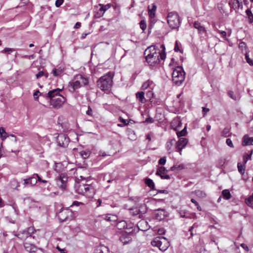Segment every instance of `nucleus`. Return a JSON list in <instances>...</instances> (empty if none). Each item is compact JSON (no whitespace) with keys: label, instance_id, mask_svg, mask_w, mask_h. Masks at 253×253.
<instances>
[{"label":"nucleus","instance_id":"f257e3e1","mask_svg":"<svg viewBox=\"0 0 253 253\" xmlns=\"http://www.w3.org/2000/svg\"><path fill=\"white\" fill-rule=\"evenodd\" d=\"M161 47L163 49L162 52H160L158 48L156 49L155 45H151L145 50L146 61L150 66H155L158 65L160 62V57L162 60L165 59V47L164 44H162Z\"/></svg>","mask_w":253,"mask_h":253},{"label":"nucleus","instance_id":"f03ea898","mask_svg":"<svg viewBox=\"0 0 253 253\" xmlns=\"http://www.w3.org/2000/svg\"><path fill=\"white\" fill-rule=\"evenodd\" d=\"M74 188L76 193L88 198H92L95 194L93 187L82 181L75 183Z\"/></svg>","mask_w":253,"mask_h":253},{"label":"nucleus","instance_id":"7ed1b4c3","mask_svg":"<svg viewBox=\"0 0 253 253\" xmlns=\"http://www.w3.org/2000/svg\"><path fill=\"white\" fill-rule=\"evenodd\" d=\"M97 85L102 90L109 93L111 91V73L108 72L101 77L97 82Z\"/></svg>","mask_w":253,"mask_h":253},{"label":"nucleus","instance_id":"20e7f679","mask_svg":"<svg viewBox=\"0 0 253 253\" xmlns=\"http://www.w3.org/2000/svg\"><path fill=\"white\" fill-rule=\"evenodd\" d=\"M185 72L183 68L181 66L177 67L173 71L172 77V81L174 84L180 85L185 79Z\"/></svg>","mask_w":253,"mask_h":253},{"label":"nucleus","instance_id":"39448f33","mask_svg":"<svg viewBox=\"0 0 253 253\" xmlns=\"http://www.w3.org/2000/svg\"><path fill=\"white\" fill-rule=\"evenodd\" d=\"M167 22L169 26L172 29L178 28L180 25V19L176 12H170L167 15Z\"/></svg>","mask_w":253,"mask_h":253},{"label":"nucleus","instance_id":"423d86ee","mask_svg":"<svg viewBox=\"0 0 253 253\" xmlns=\"http://www.w3.org/2000/svg\"><path fill=\"white\" fill-rule=\"evenodd\" d=\"M153 246L158 247L160 250L164 252L169 246V242L164 237H157L151 242Z\"/></svg>","mask_w":253,"mask_h":253},{"label":"nucleus","instance_id":"0eeeda50","mask_svg":"<svg viewBox=\"0 0 253 253\" xmlns=\"http://www.w3.org/2000/svg\"><path fill=\"white\" fill-rule=\"evenodd\" d=\"M73 212L67 208L62 210L58 214V217L61 222H64L67 220H71L73 218Z\"/></svg>","mask_w":253,"mask_h":253},{"label":"nucleus","instance_id":"6e6552de","mask_svg":"<svg viewBox=\"0 0 253 253\" xmlns=\"http://www.w3.org/2000/svg\"><path fill=\"white\" fill-rule=\"evenodd\" d=\"M38 181L44 183L47 182V181L42 179L38 174L35 173L33 175V176L24 179V184L25 185H30L31 186H34L36 184Z\"/></svg>","mask_w":253,"mask_h":253},{"label":"nucleus","instance_id":"1a4fd4ad","mask_svg":"<svg viewBox=\"0 0 253 253\" xmlns=\"http://www.w3.org/2000/svg\"><path fill=\"white\" fill-rule=\"evenodd\" d=\"M56 141L59 146L66 147L70 142V139L67 134L61 133L57 136Z\"/></svg>","mask_w":253,"mask_h":253},{"label":"nucleus","instance_id":"9d476101","mask_svg":"<svg viewBox=\"0 0 253 253\" xmlns=\"http://www.w3.org/2000/svg\"><path fill=\"white\" fill-rule=\"evenodd\" d=\"M66 99L62 95L56 96L55 98L50 99V104L54 108H60L65 102Z\"/></svg>","mask_w":253,"mask_h":253},{"label":"nucleus","instance_id":"9b49d317","mask_svg":"<svg viewBox=\"0 0 253 253\" xmlns=\"http://www.w3.org/2000/svg\"><path fill=\"white\" fill-rule=\"evenodd\" d=\"M132 214L133 215H138V217L141 218L142 215L146 212L147 208L145 204H141L138 207H136L132 210Z\"/></svg>","mask_w":253,"mask_h":253},{"label":"nucleus","instance_id":"f8f14e48","mask_svg":"<svg viewBox=\"0 0 253 253\" xmlns=\"http://www.w3.org/2000/svg\"><path fill=\"white\" fill-rule=\"evenodd\" d=\"M131 234L124 231H121L119 234V240L123 245H126L131 241Z\"/></svg>","mask_w":253,"mask_h":253},{"label":"nucleus","instance_id":"ddd939ff","mask_svg":"<svg viewBox=\"0 0 253 253\" xmlns=\"http://www.w3.org/2000/svg\"><path fill=\"white\" fill-rule=\"evenodd\" d=\"M114 228H113V230L115 232H118L119 234L120 233L121 231H123L122 230L126 228L127 224L125 220H121L119 221H117L116 224L114 225Z\"/></svg>","mask_w":253,"mask_h":253},{"label":"nucleus","instance_id":"4468645a","mask_svg":"<svg viewBox=\"0 0 253 253\" xmlns=\"http://www.w3.org/2000/svg\"><path fill=\"white\" fill-rule=\"evenodd\" d=\"M187 143V139L182 137L180 138L179 140L176 142V148L177 149V151L180 152V154H181V150L186 145Z\"/></svg>","mask_w":253,"mask_h":253},{"label":"nucleus","instance_id":"2eb2a0df","mask_svg":"<svg viewBox=\"0 0 253 253\" xmlns=\"http://www.w3.org/2000/svg\"><path fill=\"white\" fill-rule=\"evenodd\" d=\"M168 171V170L164 167H160L157 169L156 171V175L160 176L162 179H169L170 177L169 175L166 174V172Z\"/></svg>","mask_w":253,"mask_h":253},{"label":"nucleus","instance_id":"dca6fc26","mask_svg":"<svg viewBox=\"0 0 253 253\" xmlns=\"http://www.w3.org/2000/svg\"><path fill=\"white\" fill-rule=\"evenodd\" d=\"M167 216V212L164 209H159L156 210L155 218L159 221L164 219Z\"/></svg>","mask_w":253,"mask_h":253},{"label":"nucleus","instance_id":"f3484780","mask_svg":"<svg viewBox=\"0 0 253 253\" xmlns=\"http://www.w3.org/2000/svg\"><path fill=\"white\" fill-rule=\"evenodd\" d=\"M81 85L80 84V82H78L77 79H75L69 83V91L71 92H74L75 90L80 88Z\"/></svg>","mask_w":253,"mask_h":253},{"label":"nucleus","instance_id":"a211bd4d","mask_svg":"<svg viewBox=\"0 0 253 253\" xmlns=\"http://www.w3.org/2000/svg\"><path fill=\"white\" fill-rule=\"evenodd\" d=\"M23 245L26 251L30 253H35L38 249V248L35 245L28 242L24 243Z\"/></svg>","mask_w":253,"mask_h":253},{"label":"nucleus","instance_id":"6ab92c4d","mask_svg":"<svg viewBox=\"0 0 253 253\" xmlns=\"http://www.w3.org/2000/svg\"><path fill=\"white\" fill-rule=\"evenodd\" d=\"M62 89L56 88L49 91L48 93L46 95V98L52 99L55 98L56 96L60 95L59 94L60 92L62 91Z\"/></svg>","mask_w":253,"mask_h":253},{"label":"nucleus","instance_id":"aec40b11","mask_svg":"<svg viewBox=\"0 0 253 253\" xmlns=\"http://www.w3.org/2000/svg\"><path fill=\"white\" fill-rule=\"evenodd\" d=\"M243 146L253 145V137H249L247 135L244 136L242 141Z\"/></svg>","mask_w":253,"mask_h":253},{"label":"nucleus","instance_id":"412c9836","mask_svg":"<svg viewBox=\"0 0 253 253\" xmlns=\"http://www.w3.org/2000/svg\"><path fill=\"white\" fill-rule=\"evenodd\" d=\"M229 4L231 8L234 9L236 11L239 9L241 5L238 0H230L229 2Z\"/></svg>","mask_w":253,"mask_h":253},{"label":"nucleus","instance_id":"4be33fe9","mask_svg":"<svg viewBox=\"0 0 253 253\" xmlns=\"http://www.w3.org/2000/svg\"><path fill=\"white\" fill-rule=\"evenodd\" d=\"M76 79H77L78 82H80V84L82 86L87 85L88 84V80L81 75L76 76Z\"/></svg>","mask_w":253,"mask_h":253},{"label":"nucleus","instance_id":"5701e85b","mask_svg":"<svg viewBox=\"0 0 253 253\" xmlns=\"http://www.w3.org/2000/svg\"><path fill=\"white\" fill-rule=\"evenodd\" d=\"M136 97L141 103H145L147 101V99L144 96V92L143 91H140L136 93Z\"/></svg>","mask_w":253,"mask_h":253},{"label":"nucleus","instance_id":"b1692460","mask_svg":"<svg viewBox=\"0 0 253 253\" xmlns=\"http://www.w3.org/2000/svg\"><path fill=\"white\" fill-rule=\"evenodd\" d=\"M194 27L195 28L198 29L200 34H203L206 33V29L205 27L202 26L200 23L198 22H195L194 23Z\"/></svg>","mask_w":253,"mask_h":253},{"label":"nucleus","instance_id":"393cba45","mask_svg":"<svg viewBox=\"0 0 253 253\" xmlns=\"http://www.w3.org/2000/svg\"><path fill=\"white\" fill-rule=\"evenodd\" d=\"M64 72V68L59 67L58 68H54L52 69L51 73L54 76L58 77L61 76Z\"/></svg>","mask_w":253,"mask_h":253},{"label":"nucleus","instance_id":"a878e982","mask_svg":"<svg viewBox=\"0 0 253 253\" xmlns=\"http://www.w3.org/2000/svg\"><path fill=\"white\" fill-rule=\"evenodd\" d=\"M30 236H31L30 235V234H29L27 229L20 232V233L17 235V237L22 240H25Z\"/></svg>","mask_w":253,"mask_h":253},{"label":"nucleus","instance_id":"bb28decb","mask_svg":"<svg viewBox=\"0 0 253 253\" xmlns=\"http://www.w3.org/2000/svg\"><path fill=\"white\" fill-rule=\"evenodd\" d=\"M95 253H109V250L108 247L101 246L95 250Z\"/></svg>","mask_w":253,"mask_h":253},{"label":"nucleus","instance_id":"cd10ccee","mask_svg":"<svg viewBox=\"0 0 253 253\" xmlns=\"http://www.w3.org/2000/svg\"><path fill=\"white\" fill-rule=\"evenodd\" d=\"M99 9L96 12V13L95 14V16L97 18H99L103 16L104 13L106 10V9L104 8V6L102 5L99 4Z\"/></svg>","mask_w":253,"mask_h":253},{"label":"nucleus","instance_id":"c85d7f7f","mask_svg":"<svg viewBox=\"0 0 253 253\" xmlns=\"http://www.w3.org/2000/svg\"><path fill=\"white\" fill-rule=\"evenodd\" d=\"M145 184L149 187L151 189L154 190L155 189V184L153 181L150 178H146L145 180Z\"/></svg>","mask_w":253,"mask_h":253},{"label":"nucleus","instance_id":"c756f323","mask_svg":"<svg viewBox=\"0 0 253 253\" xmlns=\"http://www.w3.org/2000/svg\"><path fill=\"white\" fill-rule=\"evenodd\" d=\"M56 182L57 186L62 190H64L66 188V185L62 183L61 180L59 178V176L57 177L56 179Z\"/></svg>","mask_w":253,"mask_h":253},{"label":"nucleus","instance_id":"7c9ffc66","mask_svg":"<svg viewBox=\"0 0 253 253\" xmlns=\"http://www.w3.org/2000/svg\"><path fill=\"white\" fill-rule=\"evenodd\" d=\"M237 168L239 172L241 174H244L245 171V165L244 164H242L241 163H238L237 164Z\"/></svg>","mask_w":253,"mask_h":253},{"label":"nucleus","instance_id":"2f4dec72","mask_svg":"<svg viewBox=\"0 0 253 253\" xmlns=\"http://www.w3.org/2000/svg\"><path fill=\"white\" fill-rule=\"evenodd\" d=\"M185 166L183 164H180L178 165H174L170 168V170L174 171V170H180L183 169H184Z\"/></svg>","mask_w":253,"mask_h":253},{"label":"nucleus","instance_id":"473e14b6","mask_svg":"<svg viewBox=\"0 0 253 253\" xmlns=\"http://www.w3.org/2000/svg\"><path fill=\"white\" fill-rule=\"evenodd\" d=\"M246 204L249 207L253 208V193L245 200Z\"/></svg>","mask_w":253,"mask_h":253},{"label":"nucleus","instance_id":"72a5a7b5","mask_svg":"<svg viewBox=\"0 0 253 253\" xmlns=\"http://www.w3.org/2000/svg\"><path fill=\"white\" fill-rule=\"evenodd\" d=\"M222 195L223 198L226 200H228L231 198L230 193L228 189L223 190L222 191Z\"/></svg>","mask_w":253,"mask_h":253},{"label":"nucleus","instance_id":"f704fd0d","mask_svg":"<svg viewBox=\"0 0 253 253\" xmlns=\"http://www.w3.org/2000/svg\"><path fill=\"white\" fill-rule=\"evenodd\" d=\"M246 13L248 16L249 23H252L253 22V14L251 10L249 9H247L246 11Z\"/></svg>","mask_w":253,"mask_h":253},{"label":"nucleus","instance_id":"c9c22d12","mask_svg":"<svg viewBox=\"0 0 253 253\" xmlns=\"http://www.w3.org/2000/svg\"><path fill=\"white\" fill-rule=\"evenodd\" d=\"M152 85L153 82L148 80L143 84L142 88L143 89H146L148 87H150L151 89H152V87L151 86Z\"/></svg>","mask_w":253,"mask_h":253},{"label":"nucleus","instance_id":"e433bc0d","mask_svg":"<svg viewBox=\"0 0 253 253\" xmlns=\"http://www.w3.org/2000/svg\"><path fill=\"white\" fill-rule=\"evenodd\" d=\"M112 7H113L115 10V15H118L120 12V6L117 5L115 2H112Z\"/></svg>","mask_w":253,"mask_h":253},{"label":"nucleus","instance_id":"4c0bfd02","mask_svg":"<svg viewBox=\"0 0 253 253\" xmlns=\"http://www.w3.org/2000/svg\"><path fill=\"white\" fill-rule=\"evenodd\" d=\"M199 198H205L206 196V193L201 190H195L193 192Z\"/></svg>","mask_w":253,"mask_h":253},{"label":"nucleus","instance_id":"58836bf2","mask_svg":"<svg viewBox=\"0 0 253 253\" xmlns=\"http://www.w3.org/2000/svg\"><path fill=\"white\" fill-rule=\"evenodd\" d=\"M253 154V150H251L249 154H246L244 156V164L245 165L248 160L251 159L252 155Z\"/></svg>","mask_w":253,"mask_h":253},{"label":"nucleus","instance_id":"ea45409f","mask_svg":"<svg viewBox=\"0 0 253 253\" xmlns=\"http://www.w3.org/2000/svg\"><path fill=\"white\" fill-rule=\"evenodd\" d=\"M0 134L2 140H4L8 137L7 133L4 128L2 127H0Z\"/></svg>","mask_w":253,"mask_h":253},{"label":"nucleus","instance_id":"a19ab883","mask_svg":"<svg viewBox=\"0 0 253 253\" xmlns=\"http://www.w3.org/2000/svg\"><path fill=\"white\" fill-rule=\"evenodd\" d=\"M80 153L81 156L84 159L87 158L89 156V155H90V152L88 150L82 151L80 152Z\"/></svg>","mask_w":253,"mask_h":253},{"label":"nucleus","instance_id":"79ce46f5","mask_svg":"<svg viewBox=\"0 0 253 253\" xmlns=\"http://www.w3.org/2000/svg\"><path fill=\"white\" fill-rule=\"evenodd\" d=\"M86 114L92 118L94 117V111L89 106L87 107V110L86 111Z\"/></svg>","mask_w":253,"mask_h":253},{"label":"nucleus","instance_id":"37998d69","mask_svg":"<svg viewBox=\"0 0 253 253\" xmlns=\"http://www.w3.org/2000/svg\"><path fill=\"white\" fill-rule=\"evenodd\" d=\"M37 79H39L40 78L45 76L46 78H47L48 77V74L47 73H44L43 71H40L38 74L36 75Z\"/></svg>","mask_w":253,"mask_h":253},{"label":"nucleus","instance_id":"c03bdc74","mask_svg":"<svg viewBox=\"0 0 253 253\" xmlns=\"http://www.w3.org/2000/svg\"><path fill=\"white\" fill-rule=\"evenodd\" d=\"M229 134H230V128L227 127H225L222 132V136H223L225 137H226L229 136Z\"/></svg>","mask_w":253,"mask_h":253},{"label":"nucleus","instance_id":"a18cd8bd","mask_svg":"<svg viewBox=\"0 0 253 253\" xmlns=\"http://www.w3.org/2000/svg\"><path fill=\"white\" fill-rule=\"evenodd\" d=\"M228 95H229V96L232 98V99L234 100H238L239 99V96L238 95H236L234 94V92L233 91H231V90H230L228 92Z\"/></svg>","mask_w":253,"mask_h":253},{"label":"nucleus","instance_id":"49530a36","mask_svg":"<svg viewBox=\"0 0 253 253\" xmlns=\"http://www.w3.org/2000/svg\"><path fill=\"white\" fill-rule=\"evenodd\" d=\"M59 177L61 180L62 183H63V184H65L66 185V183L68 180V177L64 174H61L59 176Z\"/></svg>","mask_w":253,"mask_h":253},{"label":"nucleus","instance_id":"de8ad7c7","mask_svg":"<svg viewBox=\"0 0 253 253\" xmlns=\"http://www.w3.org/2000/svg\"><path fill=\"white\" fill-rule=\"evenodd\" d=\"M186 127H185L181 131H177L176 132L177 135L178 137L184 136L186 134Z\"/></svg>","mask_w":253,"mask_h":253},{"label":"nucleus","instance_id":"09e8293b","mask_svg":"<svg viewBox=\"0 0 253 253\" xmlns=\"http://www.w3.org/2000/svg\"><path fill=\"white\" fill-rule=\"evenodd\" d=\"M174 142L175 140L174 139H171L169 141L167 142L166 144V148L168 150H169L171 149L173 143Z\"/></svg>","mask_w":253,"mask_h":253},{"label":"nucleus","instance_id":"8fccbe9b","mask_svg":"<svg viewBox=\"0 0 253 253\" xmlns=\"http://www.w3.org/2000/svg\"><path fill=\"white\" fill-rule=\"evenodd\" d=\"M146 98L147 101L150 100L153 96V93L152 90H148L146 93Z\"/></svg>","mask_w":253,"mask_h":253},{"label":"nucleus","instance_id":"3c124183","mask_svg":"<svg viewBox=\"0 0 253 253\" xmlns=\"http://www.w3.org/2000/svg\"><path fill=\"white\" fill-rule=\"evenodd\" d=\"M140 27L144 31L147 27L146 21L144 20H142L140 22Z\"/></svg>","mask_w":253,"mask_h":253},{"label":"nucleus","instance_id":"603ef678","mask_svg":"<svg viewBox=\"0 0 253 253\" xmlns=\"http://www.w3.org/2000/svg\"><path fill=\"white\" fill-rule=\"evenodd\" d=\"M119 221L116 215L112 214V226H114Z\"/></svg>","mask_w":253,"mask_h":253},{"label":"nucleus","instance_id":"864d4df0","mask_svg":"<svg viewBox=\"0 0 253 253\" xmlns=\"http://www.w3.org/2000/svg\"><path fill=\"white\" fill-rule=\"evenodd\" d=\"M106 200V199H105L104 198H102V199H98L97 202V203L98 204L97 206H100L102 203H103V204H107V203L105 202Z\"/></svg>","mask_w":253,"mask_h":253},{"label":"nucleus","instance_id":"5fc2aeb1","mask_svg":"<svg viewBox=\"0 0 253 253\" xmlns=\"http://www.w3.org/2000/svg\"><path fill=\"white\" fill-rule=\"evenodd\" d=\"M198 225L196 224H194L192 226H191L190 227V228L189 229V231L190 232V234H191V236L189 237V239L191 237H192L193 235H194V233L192 231V230L195 228V227H197Z\"/></svg>","mask_w":253,"mask_h":253},{"label":"nucleus","instance_id":"6e6d98bb","mask_svg":"<svg viewBox=\"0 0 253 253\" xmlns=\"http://www.w3.org/2000/svg\"><path fill=\"white\" fill-rule=\"evenodd\" d=\"M245 58H246V60L247 62L250 65H253V61L250 58L249 55H248L247 54H246V55H245Z\"/></svg>","mask_w":253,"mask_h":253},{"label":"nucleus","instance_id":"4d7b16f0","mask_svg":"<svg viewBox=\"0 0 253 253\" xmlns=\"http://www.w3.org/2000/svg\"><path fill=\"white\" fill-rule=\"evenodd\" d=\"M154 120L152 118L149 116L143 123H147V124H151L153 123Z\"/></svg>","mask_w":253,"mask_h":253},{"label":"nucleus","instance_id":"13d9d810","mask_svg":"<svg viewBox=\"0 0 253 253\" xmlns=\"http://www.w3.org/2000/svg\"><path fill=\"white\" fill-rule=\"evenodd\" d=\"M166 158L165 157L161 158L158 162L159 165H164L166 164Z\"/></svg>","mask_w":253,"mask_h":253},{"label":"nucleus","instance_id":"bf43d9fd","mask_svg":"<svg viewBox=\"0 0 253 253\" xmlns=\"http://www.w3.org/2000/svg\"><path fill=\"white\" fill-rule=\"evenodd\" d=\"M226 143L227 145L231 148H233L234 145L232 140L230 138H227L226 140Z\"/></svg>","mask_w":253,"mask_h":253},{"label":"nucleus","instance_id":"052dcab7","mask_svg":"<svg viewBox=\"0 0 253 253\" xmlns=\"http://www.w3.org/2000/svg\"><path fill=\"white\" fill-rule=\"evenodd\" d=\"M174 50L175 52L180 51L181 53L182 52V51L179 49V46L177 41H176L175 42Z\"/></svg>","mask_w":253,"mask_h":253},{"label":"nucleus","instance_id":"680f3d73","mask_svg":"<svg viewBox=\"0 0 253 253\" xmlns=\"http://www.w3.org/2000/svg\"><path fill=\"white\" fill-rule=\"evenodd\" d=\"M191 201L192 203H193V204H195V205L197 207V209L199 211H201V208H200L199 205L198 204V202L195 199H192L191 200Z\"/></svg>","mask_w":253,"mask_h":253},{"label":"nucleus","instance_id":"e2e57ef3","mask_svg":"<svg viewBox=\"0 0 253 253\" xmlns=\"http://www.w3.org/2000/svg\"><path fill=\"white\" fill-rule=\"evenodd\" d=\"M64 0H56L55 1V5L57 7H60L63 3Z\"/></svg>","mask_w":253,"mask_h":253},{"label":"nucleus","instance_id":"0e129e2a","mask_svg":"<svg viewBox=\"0 0 253 253\" xmlns=\"http://www.w3.org/2000/svg\"><path fill=\"white\" fill-rule=\"evenodd\" d=\"M27 231H28V232L29 233V234H30V235L31 236H32V235L34 233V229L33 227H30L29 228H28L27 229Z\"/></svg>","mask_w":253,"mask_h":253},{"label":"nucleus","instance_id":"69168bd1","mask_svg":"<svg viewBox=\"0 0 253 253\" xmlns=\"http://www.w3.org/2000/svg\"><path fill=\"white\" fill-rule=\"evenodd\" d=\"M81 205H83V203H82V202H78V201H74L72 204L71 205L70 207H72L73 206H79Z\"/></svg>","mask_w":253,"mask_h":253},{"label":"nucleus","instance_id":"338daca9","mask_svg":"<svg viewBox=\"0 0 253 253\" xmlns=\"http://www.w3.org/2000/svg\"><path fill=\"white\" fill-rule=\"evenodd\" d=\"M210 111V109L209 108H207L206 107H202V112L203 113V116L204 117L206 113Z\"/></svg>","mask_w":253,"mask_h":253},{"label":"nucleus","instance_id":"774afa93","mask_svg":"<svg viewBox=\"0 0 253 253\" xmlns=\"http://www.w3.org/2000/svg\"><path fill=\"white\" fill-rule=\"evenodd\" d=\"M120 120L123 123L124 125H125V126H126L128 124V121L127 120H125V119H123L122 117H120Z\"/></svg>","mask_w":253,"mask_h":253}]
</instances>
